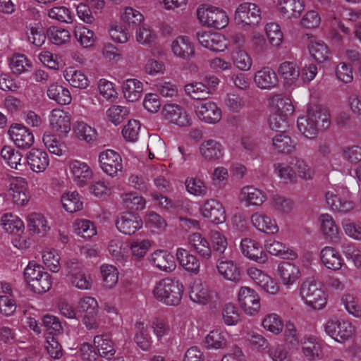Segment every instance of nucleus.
Listing matches in <instances>:
<instances>
[{
	"mask_svg": "<svg viewBox=\"0 0 361 361\" xmlns=\"http://www.w3.org/2000/svg\"><path fill=\"white\" fill-rule=\"evenodd\" d=\"M162 114L166 120L181 127L188 126L192 123L191 118L187 111L176 104L165 105Z\"/></svg>",
	"mask_w": 361,
	"mask_h": 361,
	"instance_id": "19",
	"label": "nucleus"
},
{
	"mask_svg": "<svg viewBox=\"0 0 361 361\" xmlns=\"http://www.w3.org/2000/svg\"><path fill=\"white\" fill-rule=\"evenodd\" d=\"M291 160L295 176V183L298 178L310 180L314 178V171L306 160L298 157H292Z\"/></svg>",
	"mask_w": 361,
	"mask_h": 361,
	"instance_id": "43",
	"label": "nucleus"
},
{
	"mask_svg": "<svg viewBox=\"0 0 361 361\" xmlns=\"http://www.w3.org/2000/svg\"><path fill=\"white\" fill-rule=\"evenodd\" d=\"M310 56L318 63H324L330 59V51L327 45L322 40L310 39L308 44Z\"/></svg>",
	"mask_w": 361,
	"mask_h": 361,
	"instance_id": "40",
	"label": "nucleus"
},
{
	"mask_svg": "<svg viewBox=\"0 0 361 361\" xmlns=\"http://www.w3.org/2000/svg\"><path fill=\"white\" fill-rule=\"evenodd\" d=\"M135 334L134 341L143 350H149L152 343V338L148 333L147 326L142 322H136L135 325Z\"/></svg>",
	"mask_w": 361,
	"mask_h": 361,
	"instance_id": "53",
	"label": "nucleus"
},
{
	"mask_svg": "<svg viewBox=\"0 0 361 361\" xmlns=\"http://www.w3.org/2000/svg\"><path fill=\"white\" fill-rule=\"evenodd\" d=\"M176 257L180 264L188 271L197 274L200 268V263L197 257L183 248H178Z\"/></svg>",
	"mask_w": 361,
	"mask_h": 361,
	"instance_id": "42",
	"label": "nucleus"
},
{
	"mask_svg": "<svg viewBox=\"0 0 361 361\" xmlns=\"http://www.w3.org/2000/svg\"><path fill=\"white\" fill-rule=\"evenodd\" d=\"M74 36L77 42L83 48L93 46L95 42L94 33L85 26H78L74 30Z\"/></svg>",
	"mask_w": 361,
	"mask_h": 361,
	"instance_id": "60",
	"label": "nucleus"
},
{
	"mask_svg": "<svg viewBox=\"0 0 361 361\" xmlns=\"http://www.w3.org/2000/svg\"><path fill=\"white\" fill-rule=\"evenodd\" d=\"M269 104L274 110V114H279L288 117L294 111V106L291 100L281 94L271 96L269 99Z\"/></svg>",
	"mask_w": 361,
	"mask_h": 361,
	"instance_id": "37",
	"label": "nucleus"
},
{
	"mask_svg": "<svg viewBox=\"0 0 361 361\" xmlns=\"http://www.w3.org/2000/svg\"><path fill=\"white\" fill-rule=\"evenodd\" d=\"M94 345L101 357L109 359L116 353L114 344L107 335L94 336Z\"/></svg>",
	"mask_w": 361,
	"mask_h": 361,
	"instance_id": "46",
	"label": "nucleus"
},
{
	"mask_svg": "<svg viewBox=\"0 0 361 361\" xmlns=\"http://www.w3.org/2000/svg\"><path fill=\"white\" fill-rule=\"evenodd\" d=\"M107 250L109 255L117 261L123 262L128 257V245L119 238L111 239Z\"/></svg>",
	"mask_w": 361,
	"mask_h": 361,
	"instance_id": "49",
	"label": "nucleus"
},
{
	"mask_svg": "<svg viewBox=\"0 0 361 361\" xmlns=\"http://www.w3.org/2000/svg\"><path fill=\"white\" fill-rule=\"evenodd\" d=\"M341 303L348 314L357 318L361 317V305L358 299L354 295L350 293L344 294L341 298Z\"/></svg>",
	"mask_w": 361,
	"mask_h": 361,
	"instance_id": "64",
	"label": "nucleus"
},
{
	"mask_svg": "<svg viewBox=\"0 0 361 361\" xmlns=\"http://www.w3.org/2000/svg\"><path fill=\"white\" fill-rule=\"evenodd\" d=\"M269 43L274 47H279L283 41V33L280 25L276 23H269L264 27Z\"/></svg>",
	"mask_w": 361,
	"mask_h": 361,
	"instance_id": "56",
	"label": "nucleus"
},
{
	"mask_svg": "<svg viewBox=\"0 0 361 361\" xmlns=\"http://www.w3.org/2000/svg\"><path fill=\"white\" fill-rule=\"evenodd\" d=\"M47 96L49 99L63 105L70 104L72 100L69 90L61 85L56 84H51L48 87Z\"/></svg>",
	"mask_w": 361,
	"mask_h": 361,
	"instance_id": "51",
	"label": "nucleus"
},
{
	"mask_svg": "<svg viewBox=\"0 0 361 361\" xmlns=\"http://www.w3.org/2000/svg\"><path fill=\"white\" fill-rule=\"evenodd\" d=\"M203 217L214 224H221L226 220L224 208L221 203L214 199L207 200L201 207Z\"/></svg>",
	"mask_w": 361,
	"mask_h": 361,
	"instance_id": "23",
	"label": "nucleus"
},
{
	"mask_svg": "<svg viewBox=\"0 0 361 361\" xmlns=\"http://www.w3.org/2000/svg\"><path fill=\"white\" fill-rule=\"evenodd\" d=\"M8 195L11 197L16 204L20 206L26 204L30 197L26 180L21 177L12 178L10 181Z\"/></svg>",
	"mask_w": 361,
	"mask_h": 361,
	"instance_id": "16",
	"label": "nucleus"
},
{
	"mask_svg": "<svg viewBox=\"0 0 361 361\" xmlns=\"http://www.w3.org/2000/svg\"><path fill=\"white\" fill-rule=\"evenodd\" d=\"M253 81L257 87L262 90H270L279 85V78L275 71L269 66L255 72Z\"/></svg>",
	"mask_w": 361,
	"mask_h": 361,
	"instance_id": "18",
	"label": "nucleus"
},
{
	"mask_svg": "<svg viewBox=\"0 0 361 361\" xmlns=\"http://www.w3.org/2000/svg\"><path fill=\"white\" fill-rule=\"evenodd\" d=\"M326 202L330 209L341 214H345L355 208V203L351 200L350 190L342 186L332 188L326 191Z\"/></svg>",
	"mask_w": 361,
	"mask_h": 361,
	"instance_id": "5",
	"label": "nucleus"
},
{
	"mask_svg": "<svg viewBox=\"0 0 361 361\" xmlns=\"http://www.w3.org/2000/svg\"><path fill=\"white\" fill-rule=\"evenodd\" d=\"M329 125L328 111L319 105L308 106L306 114L298 117L297 121L298 130L307 139L315 138L320 130L327 128Z\"/></svg>",
	"mask_w": 361,
	"mask_h": 361,
	"instance_id": "1",
	"label": "nucleus"
},
{
	"mask_svg": "<svg viewBox=\"0 0 361 361\" xmlns=\"http://www.w3.org/2000/svg\"><path fill=\"white\" fill-rule=\"evenodd\" d=\"M185 94L191 99L197 100H207L211 92L209 88L202 82H192L185 86Z\"/></svg>",
	"mask_w": 361,
	"mask_h": 361,
	"instance_id": "50",
	"label": "nucleus"
},
{
	"mask_svg": "<svg viewBox=\"0 0 361 361\" xmlns=\"http://www.w3.org/2000/svg\"><path fill=\"white\" fill-rule=\"evenodd\" d=\"M183 286L178 280L169 278L159 281L153 290L154 297L167 305H177L181 300Z\"/></svg>",
	"mask_w": 361,
	"mask_h": 361,
	"instance_id": "2",
	"label": "nucleus"
},
{
	"mask_svg": "<svg viewBox=\"0 0 361 361\" xmlns=\"http://www.w3.org/2000/svg\"><path fill=\"white\" fill-rule=\"evenodd\" d=\"M216 267L219 274L225 279L231 281L240 279V270L233 261L220 259L217 261Z\"/></svg>",
	"mask_w": 361,
	"mask_h": 361,
	"instance_id": "44",
	"label": "nucleus"
},
{
	"mask_svg": "<svg viewBox=\"0 0 361 361\" xmlns=\"http://www.w3.org/2000/svg\"><path fill=\"white\" fill-rule=\"evenodd\" d=\"M171 50L175 56L188 60L195 56V45L188 37L178 36L171 43Z\"/></svg>",
	"mask_w": 361,
	"mask_h": 361,
	"instance_id": "30",
	"label": "nucleus"
},
{
	"mask_svg": "<svg viewBox=\"0 0 361 361\" xmlns=\"http://www.w3.org/2000/svg\"><path fill=\"white\" fill-rule=\"evenodd\" d=\"M73 130L80 140L87 142H92L97 138L96 130L83 121H77L73 126Z\"/></svg>",
	"mask_w": 361,
	"mask_h": 361,
	"instance_id": "62",
	"label": "nucleus"
},
{
	"mask_svg": "<svg viewBox=\"0 0 361 361\" xmlns=\"http://www.w3.org/2000/svg\"><path fill=\"white\" fill-rule=\"evenodd\" d=\"M188 243L190 247L202 258L208 259L212 256V249L208 240L199 233L189 235Z\"/></svg>",
	"mask_w": 361,
	"mask_h": 361,
	"instance_id": "36",
	"label": "nucleus"
},
{
	"mask_svg": "<svg viewBox=\"0 0 361 361\" xmlns=\"http://www.w3.org/2000/svg\"><path fill=\"white\" fill-rule=\"evenodd\" d=\"M198 20L204 26L216 29L224 28L228 24L226 13L217 7L203 4L197 11Z\"/></svg>",
	"mask_w": 361,
	"mask_h": 361,
	"instance_id": "7",
	"label": "nucleus"
},
{
	"mask_svg": "<svg viewBox=\"0 0 361 361\" xmlns=\"http://www.w3.org/2000/svg\"><path fill=\"white\" fill-rule=\"evenodd\" d=\"M63 75L65 79L73 87L85 89L89 85V80L86 75L74 68H67L63 73Z\"/></svg>",
	"mask_w": 361,
	"mask_h": 361,
	"instance_id": "45",
	"label": "nucleus"
},
{
	"mask_svg": "<svg viewBox=\"0 0 361 361\" xmlns=\"http://www.w3.org/2000/svg\"><path fill=\"white\" fill-rule=\"evenodd\" d=\"M240 249L244 256L259 264H264L268 259L267 255L259 243L250 238L241 240Z\"/></svg>",
	"mask_w": 361,
	"mask_h": 361,
	"instance_id": "22",
	"label": "nucleus"
},
{
	"mask_svg": "<svg viewBox=\"0 0 361 361\" xmlns=\"http://www.w3.org/2000/svg\"><path fill=\"white\" fill-rule=\"evenodd\" d=\"M300 296L303 302L312 310H322L327 303V295L313 279H307L302 281Z\"/></svg>",
	"mask_w": 361,
	"mask_h": 361,
	"instance_id": "4",
	"label": "nucleus"
},
{
	"mask_svg": "<svg viewBox=\"0 0 361 361\" xmlns=\"http://www.w3.org/2000/svg\"><path fill=\"white\" fill-rule=\"evenodd\" d=\"M26 159L30 169L36 173L43 172L49 164L48 154L36 148L32 149L27 154Z\"/></svg>",
	"mask_w": 361,
	"mask_h": 361,
	"instance_id": "32",
	"label": "nucleus"
},
{
	"mask_svg": "<svg viewBox=\"0 0 361 361\" xmlns=\"http://www.w3.org/2000/svg\"><path fill=\"white\" fill-rule=\"evenodd\" d=\"M276 7L283 18L292 20L300 16L305 4L303 0H278Z\"/></svg>",
	"mask_w": 361,
	"mask_h": 361,
	"instance_id": "27",
	"label": "nucleus"
},
{
	"mask_svg": "<svg viewBox=\"0 0 361 361\" xmlns=\"http://www.w3.org/2000/svg\"><path fill=\"white\" fill-rule=\"evenodd\" d=\"M262 325L266 331L274 335L280 334L284 327L281 317L276 313L267 314L262 319Z\"/></svg>",
	"mask_w": 361,
	"mask_h": 361,
	"instance_id": "55",
	"label": "nucleus"
},
{
	"mask_svg": "<svg viewBox=\"0 0 361 361\" xmlns=\"http://www.w3.org/2000/svg\"><path fill=\"white\" fill-rule=\"evenodd\" d=\"M321 229L326 237L331 240L338 238L339 228L331 215L329 214H322L319 217Z\"/></svg>",
	"mask_w": 361,
	"mask_h": 361,
	"instance_id": "52",
	"label": "nucleus"
},
{
	"mask_svg": "<svg viewBox=\"0 0 361 361\" xmlns=\"http://www.w3.org/2000/svg\"><path fill=\"white\" fill-rule=\"evenodd\" d=\"M186 190L195 196L204 197L207 195L208 188L206 183L201 179L194 177H188L185 182Z\"/></svg>",
	"mask_w": 361,
	"mask_h": 361,
	"instance_id": "61",
	"label": "nucleus"
},
{
	"mask_svg": "<svg viewBox=\"0 0 361 361\" xmlns=\"http://www.w3.org/2000/svg\"><path fill=\"white\" fill-rule=\"evenodd\" d=\"M325 333L334 341L343 343L353 338L355 329L351 322L338 319H330L324 324Z\"/></svg>",
	"mask_w": 361,
	"mask_h": 361,
	"instance_id": "8",
	"label": "nucleus"
},
{
	"mask_svg": "<svg viewBox=\"0 0 361 361\" xmlns=\"http://www.w3.org/2000/svg\"><path fill=\"white\" fill-rule=\"evenodd\" d=\"M142 219L130 212L120 214L116 219L117 229L125 235H133L142 227Z\"/></svg>",
	"mask_w": 361,
	"mask_h": 361,
	"instance_id": "20",
	"label": "nucleus"
},
{
	"mask_svg": "<svg viewBox=\"0 0 361 361\" xmlns=\"http://www.w3.org/2000/svg\"><path fill=\"white\" fill-rule=\"evenodd\" d=\"M264 247L266 250L274 256L291 259L297 257V253L294 250L290 249L286 245L275 240H266Z\"/></svg>",
	"mask_w": 361,
	"mask_h": 361,
	"instance_id": "39",
	"label": "nucleus"
},
{
	"mask_svg": "<svg viewBox=\"0 0 361 361\" xmlns=\"http://www.w3.org/2000/svg\"><path fill=\"white\" fill-rule=\"evenodd\" d=\"M100 271L104 286L109 289L114 288L118 280L117 269L113 265L104 264L100 267Z\"/></svg>",
	"mask_w": 361,
	"mask_h": 361,
	"instance_id": "59",
	"label": "nucleus"
},
{
	"mask_svg": "<svg viewBox=\"0 0 361 361\" xmlns=\"http://www.w3.org/2000/svg\"><path fill=\"white\" fill-rule=\"evenodd\" d=\"M301 351L308 361H319L323 357L322 345L313 336L303 337L300 341Z\"/></svg>",
	"mask_w": 361,
	"mask_h": 361,
	"instance_id": "28",
	"label": "nucleus"
},
{
	"mask_svg": "<svg viewBox=\"0 0 361 361\" xmlns=\"http://www.w3.org/2000/svg\"><path fill=\"white\" fill-rule=\"evenodd\" d=\"M75 233L85 239H90L97 234L94 224L87 219H79L73 224Z\"/></svg>",
	"mask_w": 361,
	"mask_h": 361,
	"instance_id": "57",
	"label": "nucleus"
},
{
	"mask_svg": "<svg viewBox=\"0 0 361 361\" xmlns=\"http://www.w3.org/2000/svg\"><path fill=\"white\" fill-rule=\"evenodd\" d=\"M262 20L259 7L251 2H244L238 6L234 13V21L243 29L255 28Z\"/></svg>",
	"mask_w": 361,
	"mask_h": 361,
	"instance_id": "6",
	"label": "nucleus"
},
{
	"mask_svg": "<svg viewBox=\"0 0 361 361\" xmlns=\"http://www.w3.org/2000/svg\"><path fill=\"white\" fill-rule=\"evenodd\" d=\"M250 221L252 225L260 232L275 234L279 231L276 221L264 212H255L252 214Z\"/></svg>",
	"mask_w": 361,
	"mask_h": 361,
	"instance_id": "25",
	"label": "nucleus"
},
{
	"mask_svg": "<svg viewBox=\"0 0 361 361\" xmlns=\"http://www.w3.org/2000/svg\"><path fill=\"white\" fill-rule=\"evenodd\" d=\"M124 97L130 102L137 101L143 92V84L135 78L126 80L122 85Z\"/></svg>",
	"mask_w": 361,
	"mask_h": 361,
	"instance_id": "38",
	"label": "nucleus"
},
{
	"mask_svg": "<svg viewBox=\"0 0 361 361\" xmlns=\"http://www.w3.org/2000/svg\"><path fill=\"white\" fill-rule=\"evenodd\" d=\"M274 173L284 183H295V176L291 159L288 162H278L273 165Z\"/></svg>",
	"mask_w": 361,
	"mask_h": 361,
	"instance_id": "41",
	"label": "nucleus"
},
{
	"mask_svg": "<svg viewBox=\"0 0 361 361\" xmlns=\"http://www.w3.org/2000/svg\"><path fill=\"white\" fill-rule=\"evenodd\" d=\"M68 276L71 283L80 290H90L93 284V279L90 274L82 269L81 262L77 259H71L66 263Z\"/></svg>",
	"mask_w": 361,
	"mask_h": 361,
	"instance_id": "9",
	"label": "nucleus"
},
{
	"mask_svg": "<svg viewBox=\"0 0 361 361\" xmlns=\"http://www.w3.org/2000/svg\"><path fill=\"white\" fill-rule=\"evenodd\" d=\"M232 59L237 68L242 71H249L252 66V59L244 49H237L233 51Z\"/></svg>",
	"mask_w": 361,
	"mask_h": 361,
	"instance_id": "58",
	"label": "nucleus"
},
{
	"mask_svg": "<svg viewBox=\"0 0 361 361\" xmlns=\"http://www.w3.org/2000/svg\"><path fill=\"white\" fill-rule=\"evenodd\" d=\"M102 171L107 175L114 177L123 169L121 155L111 149L102 152L99 157Z\"/></svg>",
	"mask_w": 361,
	"mask_h": 361,
	"instance_id": "15",
	"label": "nucleus"
},
{
	"mask_svg": "<svg viewBox=\"0 0 361 361\" xmlns=\"http://www.w3.org/2000/svg\"><path fill=\"white\" fill-rule=\"evenodd\" d=\"M68 171L73 181L78 187L86 185L93 176L90 166L79 160L71 161L68 164Z\"/></svg>",
	"mask_w": 361,
	"mask_h": 361,
	"instance_id": "14",
	"label": "nucleus"
},
{
	"mask_svg": "<svg viewBox=\"0 0 361 361\" xmlns=\"http://www.w3.org/2000/svg\"><path fill=\"white\" fill-rule=\"evenodd\" d=\"M23 274L27 283L37 293H45L51 288V276L42 265L33 261L27 265Z\"/></svg>",
	"mask_w": 361,
	"mask_h": 361,
	"instance_id": "3",
	"label": "nucleus"
},
{
	"mask_svg": "<svg viewBox=\"0 0 361 361\" xmlns=\"http://www.w3.org/2000/svg\"><path fill=\"white\" fill-rule=\"evenodd\" d=\"M295 141L286 131L271 137V147L278 154H291L295 150Z\"/></svg>",
	"mask_w": 361,
	"mask_h": 361,
	"instance_id": "31",
	"label": "nucleus"
},
{
	"mask_svg": "<svg viewBox=\"0 0 361 361\" xmlns=\"http://www.w3.org/2000/svg\"><path fill=\"white\" fill-rule=\"evenodd\" d=\"M151 262L157 268L166 272L172 271L176 267L173 256L166 250L154 252L151 255Z\"/></svg>",
	"mask_w": 361,
	"mask_h": 361,
	"instance_id": "34",
	"label": "nucleus"
},
{
	"mask_svg": "<svg viewBox=\"0 0 361 361\" xmlns=\"http://www.w3.org/2000/svg\"><path fill=\"white\" fill-rule=\"evenodd\" d=\"M194 108L199 119L207 123L215 124L221 119V110L213 102L202 101L195 104Z\"/></svg>",
	"mask_w": 361,
	"mask_h": 361,
	"instance_id": "13",
	"label": "nucleus"
},
{
	"mask_svg": "<svg viewBox=\"0 0 361 361\" xmlns=\"http://www.w3.org/2000/svg\"><path fill=\"white\" fill-rule=\"evenodd\" d=\"M196 38L200 44L213 51H224L229 45V41L226 37L218 32L199 31Z\"/></svg>",
	"mask_w": 361,
	"mask_h": 361,
	"instance_id": "10",
	"label": "nucleus"
},
{
	"mask_svg": "<svg viewBox=\"0 0 361 361\" xmlns=\"http://www.w3.org/2000/svg\"><path fill=\"white\" fill-rule=\"evenodd\" d=\"M238 300L241 308L248 315H255L260 309V298L258 293L249 287L240 288Z\"/></svg>",
	"mask_w": 361,
	"mask_h": 361,
	"instance_id": "11",
	"label": "nucleus"
},
{
	"mask_svg": "<svg viewBox=\"0 0 361 361\" xmlns=\"http://www.w3.org/2000/svg\"><path fill=\"white\" fill-rule=\"evenodd\" d=\"M213 295L208 285L200 280L195 281L190 286L189 297L195 303L205 305L213 298Z\"/></svg>",
	"mask_w": 361,
	"mask_h": 361,
	"instance_id": "29",
	"label": "nucleus"
},
{
	"mask_svg": "<svg viewBox=\"0 0 361 361\" xmlns=\"http://www.w3.org/2000/svg\"><path fill=\"white\" fill-rule=\"evenodd\" d=\"M239 200L246 207H259L267 200V193L252 185L243 187L239 193Z\"/></svg>",
	"mask_w": 361,
	"mask_h": 361,
	"instance_id": "21",
	"label": "nucleus"
},
{
	"mask_svg": "<svg viewBox=\"0 0 361 361\" xmlns=\"http://www.w3.org/2000/svg\"><path fill=\"white\" fill-rule=\"evenodd\" d=\"M51 129L59 135H66L71 129V116L60 109H53L49 114Z\"/></svg>",
	"mask_w": 361,
	"mask_h": 361,
	"instance_id": "17",
	"label": "nucleus"
},
{
	"mask_svg": "<svg viewBox=\"0 0 361 361\" xmlns=\"http://www.w3.org/2000/svg\"><path fill=\"white\" fill-rule=\"evenodd\" d=\"M8 134L16 146L23 149L30 148L35 142L32 132L23 124L13 123L9 127Z\"/></svg>",
	"mask_w": 361,
	"mask_h": 361,
	"instance_id": "12",
	"label": "nucleus"
},
{
	"mask_svg": "<svg viewBox=\"0 0 361 361\" xmlns=\"http://www.w3.org/2000/svg\"><path fill=\"white\" fill-rule=\"evenodd\" d=\"M200 156L207 161H216L224 155V147L218 141L209 139L203 141L199 146Z\"/></svg>",
	"mask_w": 361,
	"mask_h": 361,
	"instance_id": "24",
	"label": "nucleus"
},
{
	"mask_svg": "<svg viewBox=\"0 0 361 361\" xmlns=\"http://www.w3.org/2000/svg\"><path fill=\"white\" fill-rule=\"evenodd\" d=\"M1 225L4 229L11 234L23 233L25 226L23 221L16 215L10 213L5 214L1 219Z\"/></svg>",
	"mask_w": 361,
	"mask_h": 361,
	"instance_id": "47",
	"label": "nucleus"
},
{
	"mask_svg": "<svg viewBox=\"0 0 361 361\" xmlns=\"http://www.w3.org/2000/svg\"><path fill=\"white\" fill-rule=\"evenodd\" d=\"M9 66L14 74L20 75L27 71L32 63L25 55L15 54L10 59Z\"/></svg>",
	"mask_w": 361,
	"mask_h": 361,
	"instance_id": "63",
	"label": "nucleus"
},
{
	"mask_svg": "<svg viewBox=\"0 0 361 361\" xmlns=\"http://www.w3.org/2000/svg\"><path fill=\"white\" fill-rule=\"evenodd\" d=\"M277 273L281 283L286 288H290L301 277L299 267L288 262L278 265Z\"/></svg>",
	"mask_w": 361,
	"mask_h": 361,
	"instance_id": "26",
	"label": "nucleus"
},
{
	"mask_svg": "<svg viewBox=\"0 0 361 361\" xmlns=\"http://www.w3.org/2000/svg\"><path fill=\"white\" fill-rule=\"evenodd\" d=\"M322 264L327 269L338 271L341 269L343 259L339 252L331 246H326L319 253Z\"/></svg>",
	"mask_w": 361,
	"mask_h": 361,
	"instance_id": "33",
	"label": "nucleus"
},
{
	"mask_svg": "<svg viewBox=\"0 0 361 361\" xmlns=\"http://www.w3.org/2000/svg\"><path fill=\"white\" fill-rule=\"evenodd\" d=\"M227 333L221 329H214L205 338V345L209 349H220L226 345Z\"/></svg>",
	"mask_w": 361,
	"mask_h": 361,
	"instance_id": "54",
	"label": "nucleus"
},
{
	"mask_svg": "<svg viewBox=\"0 0 361 361\" xmlns=\"http://www.w3.org/2000/svg\"><path fill=\"white\" fill-rule=\"evenodd\" d=\"M63 208L68 212L73 213L80 211L82 208V202L80 196L76 191H68L64 192L61 198Z\"/></svg>",
	"mask_w": 361,
	"mask_h": 361,
	"instance_id": "48",
	"label": "nucleus"
},
{
	"mask_svg": "<svg viewBox=\"0 0 361 361\" xmlns=\"http://www.w3.org/2000/svg\"><path fill=\"white\" fill-rule=\"evenodd\" d=\"M278 73L287 85H295L300 77V71L295 62L284 61L278 68Z\"/></svg>",
	"mask_w": 361,
	"mask_h": 361,
	"instance_id": "35",
	"label": "nucleus"
}]
</instances>
